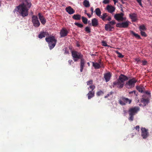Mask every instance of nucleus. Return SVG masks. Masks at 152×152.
I'll return each instance as SVG.
<instances>
[{"label": "nucleus", "instance_id": "nucleus-36", "mask_svg": "<svg viewBox=\"0 0 152 152\" xmlns=\"http://www.w3.org/2000/svg\"><path fill=\"white\" fill-rule=\"evenodd\" d=\"M95 85L94 84H92L89 86V87L88 88V90H89V89H91V91H94V90L95 89Z\"/></svg>", "mask_w": 152, "mask_h": 152}, {"label": "nucleus", "instance_id": "nucleus-54", "mask_svg": "<svg viewBox=\"0 0 152 152\" xmlns=\"http://www.w3.org/2000/svg\"><path fill=\"white\" fill-rule=\"evenodd\" d=\"M86 15H87L89 18H90L91 17L92 15L89 13H87Z\"/></svg>", "mask_w": 152, "mask_h": 152}, {"label": "nucleus", "instance_id": "nucleus-17", "mask_svg": "<svg viewBox=\"0 0 152 152\" xmlns=\"http://www.w3.org/2000/svg\"><path fill=\"white\" fill-rule=\"evenodd\" d=\"M111 76V75L109 72L105 73L104 74V77L106 82H107L110 80Z\"/></svg>", "mask_w": 152, "mask_h": 152}, {"label": "nucleus", "instance_id": "nucleus-27", "mask_svg": "<svg viewBox=\"0 0 152 152\" xmlns=\"http://www.w3.org/2000/svg\"><path fill=\"white\" fill-rule=\"evenodd\" d=\"M95 14L98 17H100L101 15V12L100 10V9L99 8H96L95 11Z\"/></svg>", "mask_w": 152, "mask_h": 152}, {"label": "nucleus", "instance_id": "nucleus-26", "mask_svg": "<svg viewBox=\"0 0 152 152\" xmlns=\"http://www.w3.org/2000/svg\"><path fill=\"white\" fill-rule=\"evenodd\" d=\"M136 89L139 92L142 93L143 92V90L144 89V87L142 86H136Z\"/></svg>", "mask_w": 152, "mask_h": 152}, {"label": "nucleus", "instance_id": "nucleus-57", "mask_svg": "<svg viewBox=\"0 0 152 152\" xmlns=\"http://www.w3.org/2000/svg\"><path fill=\"white\" fill-rule=\"evenodd\" d=\"M121 1V2L123 4H124L125 2H124V1H125V0H120Z\"/></svg>", "mask_w": 152, "mask_h": 152}, {"label": "nucleus", "instance_id": "nucleus-7", "mask_svg": "<svg viewBox=\"0 0 152 152\" xmlns=\"http://www.w3.org/2000/svg\"><path fill=\"white\" fill-rule=\"evenodd\" d=\"M124 14L123 13L116 14L114 15V18L118 21H123L125 20L126 18L124 17Z\"/></svg>", "mask_w": 152, "mask_h": 152}, {"label": "nucleus", "instance_id": "nucleus-37", "mask_svg": "<svg viewBox=\"0 0 152 152\" xmlns=\"http://www.w3.org/2000/svg\"><path fill=\"white\" fill-rule=\"evenodd\" d=\"M134 60L137 62L136 64H139L141 62V61L138 58H134Z\"/></svg>", "mask_w": 152, "mask_h": 152}, {"label": "nucleus", "instance_id": "nucleus-8", "mask_svg": "<svg viewBox=\"0 0 152 152\" xmlns=\"http://www.w3.org/2000/svg\"><path fill=\"white\" fill-rule=\"evenodd\" d=\"M124 83L118 79L116 81L113 83V87L116 86L119 88H121L124 87Z\"/></svg>", "mask_w": 152, "mask_h": 152}, {"label": "nucleus", "instance_id": "nucleus-56", "mask_svg": "<svg viewBox=\"0 0 152 152\" xmlns=\"http://www.w3.org/2000/svg\"><path fill=\"white\" fill-rule=\"evenodd\" d=\"M111 20V18L110 17H109L107 19V20L108 21H110Z\"/></svg>", "mask_w": 152, "mask_h": 152}, {"label": "nucleus", "instance_id": "nucleus-59", "mask_svg": "<svg viewBox=\"0 0 152 152\" xmlns=\"http://www.w3.org/2000/svg\"><path fill=\"white\" fill-rule=\"evenodd\" d=\"M95 55L94 54H91V56H94Z\"/></svg>", "mask_w": 152, "mask_h": 152}, {"label": "nucleus", "instance_id": "nucleus-48", "mask_svg": "<svg viewBox=\"0 0 152 152\" xmlns=\"http://www.w3.org/2000/svg\"><path fill=\"white\" fill-rule=\"evenodd\" d=\"M137 2L139 3V4L141 7H142V0H136Z\"/></svg>", "mask_w": 152, "mask_h": 152}, {"label": "nucleus", "instance_id": "nucleus-21", "mask_svg": "<svg viewBox=\"0 0 152 152\" xmlns=\"http://www.w3.org/2000/svg\"><path fill=\"white\" fill-rule=\"evenodd\" d=\"M39 18L42 24H45L46 23V20L44 17L42 16L39 13Z\"/></svg>", "mask_w": 152, "mask_h": 152}, {"label": "nucleus", "instance_id": "nucleus-60", "mask_svg": "<svg viewBox=\"0 0 152 152\" xmlns=\"http://www.w3.org/2000/svg\"><path fill=\"white\" fill-rule=\"evenodd\" d=\"M87 64H88V66H90V63L89 62H88L87 63Z\"/></svg>", "mask_w": 152, "mask_h": 152}, {"label": "nucleus", "instance_id": "nucleus-24", "mask_svg": "<svg viewBox=\"0 0 152 152\" xmlns=\"http://www.w3.org/2000/svg\"><path fill=\"white\" fill-rule=\"evenodd\" d=\"M130 33L134 36L136 38L138 39H141V38L140 35L138 34L135 33L133 31L130 30L129 31Z\"/></svg>", "mask_w": 152, "mask_h": 152}, {"label": "nucleus", "instance_id": "nucleus-47", "mask_svg": "<svg viewBox=\"0 0 152 152\" xmlns=\"http://www.w3.org/2000/svg\"><path fill=\"white\" fill-rule=\"evenodd\" d=\"M69 53V51L67 50V48H64V54H68Z\"/></svg>", "mask_w": 152, "mask_h": 152}, {"label": "nucleus", "instance_id": "nucleus-4", "mask_svg": "<svg viewBox=\"0 0 152 152\" xmlns=\"http://www.w3.org/2000/svg\"><path fill=\"white\" fill-rule=\"evenodd\" d=\"M137 81V80L135 78H133L127 81L125 86L128 88H131L134 86L135 83Z\"/></svg>", "mask_w": 152, "mask_h": 152}, {"label": "nucleus", "instance_id": "nucleus-9", "mask_svg": "<svg viewBox=\"0 0 152 152\" xmlns=\"http://www.w3.org/2000/svg\"><path fill=\"white\" fill-rule=\"evenodd\" d=\"M139 110L140 108L139 107H135L130 108L128 111V113L129 115H134L137 113Z\"/></svg>", "mask_w": 152, "mask_h": 152}, {"label": "nucleus", "instance_id": "nucleus-14", "mask_svg": "<svg viewBox=\"0 0 152 152\" xmlns=\"http://www.w3.org/2000/svg\"><path fill=\"white\" fill-rule=\"evenodd\" d=\"M32 21L35 27L38 26V18L36 16L33 15L32 17Z\"/></svg>", "mask_w": 152, "mask_h": 152}, {"label": "nucleus", "instance_id": "nucleus-11", "mask_svg": "<svg viewBox=\"0 0 152 152\" xmlns=\"http://www.w3.org/2000/svg\"><path fill=\"white\" fill-rule=\"evenodd\" d=\"M92 63L93 66L96 69H100L102 67H104L103 64L101 61L98 63L93 62Z\"/></svg>", "mask_w": 152, "mask_h": 152}, {"label": "nucleus", "instance_id": "nucleus-25", "mask_svg": "<svg viewBox=\"0 0 152 152\" xmlns=\"http://www.w3.org/2000/svg\"><path fill=\"white\" fill-rule=\"evenodd\" d=\"M48 35V33L47 32H41L39 35V38L42 39L43 37H45L47 35Z\"/></svg>", "mask_w": 152, "mask_h": 152}, {"label": "nucleus", "instance_id": "nucleus-64", "mask_svg": "<svg viewBox=\"0 0 152 152\" xmlns=\"http://www.w3.org/2000/svg\"><path fill=\"white\" fill-rule=\"evenodd\" d=\"M139 100H138V102H139Z\"/></svg>", "mask_w": 152, "mask_h": 152}, {"label": "nucleus", "instance_id": "nucleus-6", "mask_svg": "<svg viewBox=\"0 0 152 152\" xmlns=\"http://www.w3.org/2000/svg\"><path fill=\"white\" fill-rule=\"evenodd\" d=\"M131 102V100L124 97H121L119 101L120 104L122 105H124L127 103L130 104Z\"/></svg>", "mask_w": 152, "mask_h": 152}, {"label": "nucleus", "instance_id": "nucleus-53", "mask_svg": "<svg viewBox=\"0 0 152 152\" xmlns=\"http://www.w3.org/2000/svg\"><path fill=\"white\" fill-rule=\"evenodd\" d=\"M68 63L69 65H71L72 63H73L74 62H73V61L72 60H69L68 61Z\"/></svg>", "mask_w": 152, "mask_h": 152}, {"label": "nucleus", "instance_id": "nucleus-20", "mask_svg": "<svg viewBox=\"0 0 152 152\" xmlns=\"http://www.w3.org/2000/svg\"><path fill=\"white\" fill-rule=\"evenodd\" d=\"M105 29L107 31H113L114 29V27L108 23L105 25Z\"/></svg>", "mask_w": 152, "mask_h": 152}, {"label": "nucleus", "instance_id": "nucleus-45", "mask_svg": "<svg viewBox=\"0 0 152 152\" xmlns=\"http://www.w3.org/2000/svg\"><path fill=\"white\" fill-rule=\"evenodd\" d=\"M129 94H131L134 93L136 96H137V94L136 93V91L135 90L129 92Z\"/></svg>", "mask_w": 152, "mask_h": 152}, {"label": "nucleus", "instance_id": "nucleus-3", "mask_svg": "<svg viewBox=\"0 0 152 152\" xmlns=\"http://www.w3.org/2000/svg\"><path fill=\"white\" fill-rule=\"evenodd\" d=\"M45 40L48 43L50 49L51 50L55 46L57 40L54 36L50 35L45 38Z\"/></svg>", "mask_w": 152, "mask_h": 152}, {"label": "nucleus", "instance_id": "nucleus-61", "mask_svg": "<svg viewBox=\"0 0 152 152\" xmlns=\"http://www.w3.org/2000/svg\"><path fill=\"white\" fill-rule=\"evenodd\" d=\"M121 10L122 12L123 11V10L122 8H121Z\"/></svg>", "mask_w": 152, "mask_h": 152}, {"label": "nucleus", "instance_id": "nucleus-5", "mask_svg": "<svg viewBox=\"0 0 152 152\" xmlns=\"http://www.w3.org/2000/svg\"><path fill=\"white\" fill-rule=\"evenodd\" d=\"M141 136L143 139H145L149 136V133L148 130L144 127L141 128Z\"/></svg>", "mask_w": 152, "mask_h": 152}, {"label": "nucleus", "instance_id": "nucleus-1", "mask_svg": "<svg viewBox=\"0 0 152 152\" xmlns=\"http://www.w3.org/2000/svg\"><path fill=\"white\" fill-rule=\"evenodd\" d=\"M31 6L30 0H24L23 3L17 7L14 11H17L23 17L27 16L28 11Z\"/></svg>", "mask_w": 152, "mask_h": 152}, {"label": "nucleus", "instance_id": "nucleus-43", "mask_svg": "<svg viewBox=\"0 0 152 152\" xmlns=\"http://www.w3.org/2000/svg\"><path fill=\"white\" fill-rule=\"evenodd\" d=\"M129 115V120L131 121H133V119H134V115Z\"/></svg>", "mask_w": 152, "mask_h": 152}, {"label": "nucleus", "instance_id": "nucleus-30", "mask_svg": "<svg viewBox=\"0 0 152 152\" xmlns=\"http://www.w3.org/2000/svg\"><path fill=\"white\" fill-rule=\"evenodd\" d=\"M139 29L140 31H145L146 29V28L144 25L140 26L139 27Z\"/></svg>", "mask_w": 152, "mask_h": 152}, {"label": "nucleus", "instance_id": "nucleus-2", "mask_svg": "<svg viewBox=\"0 0 152 152\" xmlns=\"http://www.w3.org/2000/svg\"><path fill=\"white\" fill-rule=\"evenodd\" d=\"M72 56L73 59L75 61H77L78 59H80V71L82 72L83 71L85 61L83 58V56L80 52L77 51H71Z\"/></svg>", "mask_w": 152, "mask_h": 152}, {"label": "nucleus", "instance_id": "nucleus-12", "mask_svg": "<svg viewBox=\"0 0 152 152\" xmlns=\"http://www.w3.org/2000/svg\"><path fill=\"white\" fill-rule=\"evenodd\" d=\"M143 98H141L140 99V102L141 103L143 104L142 105L143 106H145L147 105L149 102V98H147L146 99L145 98L144 96H142ZM142 104H141V105ZM140 105H141L139 104Z\"/></svg>", "mask_w": 152, "mask_h": 152}, {"label": "nucleus", "instance_id": "nucleus-19", "mask_svg": "<svg viewBox=\"0 0 152 152\" xmlns=\"http://www.w3.org/2000/svg\"><path fill=\"white\" fill-rule=\"evenodd\" d=\"M92 25L94 27H97L99 23L98 20L96 18H94L91 20Z\"/></svg>", "mask_w": 152, "mask_h": 152}, {"label": "nucleus", "instance_id": "nucleus-35", "mask_svg": "<svg viewBox=\"0 0 152 152\" xmlns=\"http://www.w3.org/2000/svg\"><path fill=\"white\" fill-rule=\"evenodd\" d=\"M116 53L118 54V56L120 58H123L124 57V56L122 55L121 53L119 52L118 51H115Z\"/></svg>", "mask_w": 152, "mask_h": 152}, {"label": "nucleus", "instance_id": "nucleus-49", "mask_svg": "<svg viewBox=\"0 0 152 152\" xmlns=\"http://www.w3.org/2000/svg\"><path fill=\"white\" fill-rule=\"evenodd\" d=\"M141 62H142V65H145L147 64V61L146 60L142 61Z\"/></svg>", "mask_w": 152, "mask_h": 152}, {"label": "nucleus", "instance_id": "nucleus-50", "mask_svg": "<svg viewBox=\"0 0 152 152\" xmlns=\"http://www.w3.org/2000/svg\"><path fill=\"white\" fill-rule=\"evenodd\" d=\"M135 129L136 130H137L138 132H139L140 130V126H139L137 125V126L135 127Z\"/></svg>", "mask_w": 152, "mask_h": 152}, {"label": "nucleus", "instance_id": "nucleus-44", "mask_svg": "<svg viewBox=\"0 0 152 152\" xmlns=\"http://www.w3.org/2000/svg\"><path fill=\"white\" fill-rule=\"evenodd\" d=\"M140 34L143 37H146L147 36V35L146 34V33L143 31H140Z\"/></svg>", "mask_w": 152, "mask_h": 152}, {"label": "nucleus", "instance_id": "nucleus-32", "mask_svg": "<svg viewBox=\"0 0 152 152\" xmlns=\"http://www.w3.org/2000/svg\"><path fill=\"white\" fill-rule=\"evenodd\" d=\"M113 92L112 91L110 92H109L104 97V98H108L109 97H113Z\"/></svg>", "mask_w": 152, "mask_h": 152}, {"label": "nucleus", "instance_id": "nucleus-42", "mask_svg": "<svg viewBox=\"0 0 152 152\" xmlns=\"http://www.w3.org/2000/svg\"><path fill=\"white\" fill-rule=\"evenodd\" d=\"M102 45L103 46H105V47H106V46L109 47V46L107 45L106 42L105 41H102Z\"/></svg>", "mask_w": 152, "mask_h": 152}, {"label": "nucleus", "instance_id": "nucleus-29", "mask_svg": "<svg viewBox=\"0 0 152 152\" xmlns=\"http://www.w3.org/2000/svg\"><path fill=\"white\" fill-rule=\"evenodd\" d=\"M83 4L86 7H88L90 6L89 1L87 0H84L83 2Z\"/></svg>", "mask_w": 152, "mask_h": 152}, {"label": "nucleus", "instance_id": "nucleus-58", "mask_svg": "<svg viewBox=\"0 0 152 152\" xmlns=\"http://www.w3.org/2000/svg\"><path fill=\"white\" fill-rule=\"evenodd\" d=\"M84 13L85 14H86L87 13V11L86 10H85Z\"/></svg>", "mask_w": 152, "mask_h": 152}, {"label": "nucleus", "instance_id": "nucleus-51", "mask_svg": "<svg viewBox=\"0 0 152 152\" xmlns=\"http://www.w3.org/2000/svg\"><path fill=\"white\" fill-rule=\"evenodd\" d=\"M90 10L91 11V15H92L94 13V9L92 7H91L90 8Z\"/></svg>", "mask_w": 152, "mask_h": 152}, {"label": "nucleus", "instance_id": "nucleus-34", "mask_svg": "<svg viewBox=\"0 0 152 152\" xmlns=\"http://www.w3.org/2000/svg\"><path fill=\"white\" fill-rule=\"evenodd\" d=\"M82 19L83 22L85 24H87V21H88V19L86 18L83 16L82 17Z\"/></svg>", "mask_w": 152, "mask_h": 152}, {"label": "nucleus", "instance_id": "nucleus-28", "mask_svg": "<svg viewBox=\"0 0 152 152\" xmlns=\"http://www.w3.org/2000/svg\"><path fill=\"white\" fill-rule=\"evenodd\" d=\"M81 15L79 14L74 15L72 18L73 19L77 20H79L81 19Z\"/></svg>", "mask_w": 152, "mask_h": 152}, {"label": "nucleus", "instance_id": "nucleus-55", "mask_svg": "<svg viewBox=\"0 0 152 152\" xmlns=\"http://www.w3.org/2000/svg\"><path fill=\"white\" fill-rule=\"evenodd\" d=\"M113 0L114 1L115 4L116 3L118 2V1L117 0Z\"/></svg>", "mask_w": 152, "mask_h": 152}, {"label": "nucleus", "instance_id": "nucleus-39", "mask_svg": "<svg viewBox=\"0 0 152 152\" xmlns=\"http://www.w3.org/2000/svg\"><path fill=\"white\" fill-rule=\"evenodd\" d=\"M75 24L78 27L80 28H82L83 26V25L82 24L79 23H75Z\"/></svg>", "mask_w": 152, "mask_h": 152}, {"label": "nucleus", "instance_id": "nucleus-52", "mask_svg": "<svg viewBox=\"0 0 152 152\" xmlns=\"http://www.w3.org/2000/svg\"><path fill=\"white\" fill-rule=\"evenodd\" d=\"M145 93L146 94H148L149 96H151V93L150 92L148 91H146L145 92Z\"/></svg>", "mask_w": 152, "mask_h": 152}, {"label": "nucleus", "instance_id": "nucleus-16", "mask_svg": "<svg viewBox=\"0 0 152 152\" xmlns=\"http://www.w3.org/2000/svg\"><path fill=\"white\" fill-rule=\"evenodd\" d=\"M118 79L119 80V81H121L124 83V82L125 81L128 80V78L126 76L121 74L119 76Z\"/></svg>", "mask_w": 152, "mask_h": 152}, {"label": "nucleus", "instance_id": "nucleus-41", "mask_svg": "<svg viewBox=\"0 0 152 152\" xmlns=\"http://www.w3.org/2000/svg\"><path fill=\"white\" fill-rule=\"evenodd\" d=\"M116 23V22L115 20H112V21L109 22L108 24H109V25L113 26Z\"/></svg>", "mask_w": 152, "mask_h": 152}, {"label": "nucleus", "instance_id": "nucleus-63", "mask_svg": "<svg viewBox=\"0 0 152 152\" xmlns=\"http://www.w3.org/2000/svg\"><path fill=\"white\" fill-rule=\"evenodd\" d=\"M40 24V23H39V24H38L39 26Z\"/></svg>", "mask_w": 152, "mask_h": 152}, {"label": "nucleus", "instance_id": "nucleus-31", "mask_svg": "<svg viewBox=\"0 0 152 152\" xmlns=\"http://www.w3.org/2000/svg\"><path fill=\"white\" fill-rule=\"evenodd\" d=\"M107 16V14L106 13H104L102 14V15H101L99 17L101 18L103 20L105 21V18Z\"/></svg>", "mask_w": 152, "mask_h": 152}, {"label": "nucleus", "instance_id": "nucleus-38", "mask_svg": "<svg viewBox=\"0 0 152 152\" xmlns=\"http://www.w3.org/2000/svg\"><path fill=\"white\" fill-rule=\"evenodd\" d=\"M87 85L88 86H90L91 85L93 84V81L92 80H90L86 82Z\"/></svg>", "mask_w": 152, "mask_h": 152}, {"label": "nucleus", "instance_id": "nucleus-23", "mask_svg": "<svg viewBox=\"0 0 152 152\" xmlns=\"http://www.w3.org/2000/svg\"><path fill=\"white\" fill-rule=\"evenodd\" d=\"M94 91H90L87 94L88 98L90 99L94 96Z\"/></svg>", "mask_w": 152, "mask_h": 152}, {"label": "nucleus", "instance_id": "nucleus-33", "mask_svg": "<svg viewBox=\"0 0 152 152\" xmlns=\"http://www.w3.org/2000/svg\"><path fill=\"white\" fill-rule=\"evenodd\" d=\"M104 94V92L103 91L101 90H100L96 93V94L97 96H100L101 95H103Z\"/></svg>", "mask_w": 152, "mask_h": 152}, {"label": "nucleus", "instance_id": "nucleus-10", "mask_svg": "<svg viewBox=\"0 0 152 152\" xmlns=\"http://www.w3.org/2000/svg\"><path fill=\"white\" fill-rule=\"evenodd\" d=\"M129 22L127 20L125 22L121 23H118L116 24V26L121 28H127L129 26Z\"/></svg>", "mask_w": 152, "mask_h": 152}, {"label": "nucleus", "instance_id": "nucleus-62", "mask_svg": "<svg viewBox=\"0 0 152 152\" xmlns=\"http://www.w3.org/2000/svg\"><path fill=\"white\" fill-rule=\"evenodd\" d=\"M69 49H71V50H72V48H71V47H69Z\"/></svg>", "mask_w": 152, "mask_h": 152}, {"label": "nucleus", "instance_id": "nucleus-22", "mask_svg": "<svg viewBox=\"0 0 152 152\" xmlns=\"http://www.w3.org/2000/svg\"><path fill=\"white\" fill-rule=\"evenodd\" d=\"M107 10L109 12L112 13L115 11V8L112 6L108 5L107 6Z\"/></svg>", "mask_w": 152, "mask_h": 152}, {"label": "nucleus", "instance_id": "nucleus-18", "mask_svg": "<svg viewBox=\"0 0 152 152\" xmlns=\"http://www.w3.org/2000/svg\"><path fill=\"white\" fill-rule=\"evenodd\" d=\"M66 10L70 15L72 14L75 12L74 9L69 6L66 8Z\"/></svg>", "mask_w": 152, "mask_h": 152}, {"label": "nucleus", "instance_id": "nucleus-13", "mask_svg": "<svg viewBox=\"0 0 152 152\" xmlns=\"http://www.w3.org/2000/svg\"><path fill=\"white\" fill-rule=\"evenodd\" d=\"M68 33V31L66 28H62L60 32L61 37H63L66 36Z\"/></svg>", "mask_w": 152, "mask_h": 152}, {"label": "nucleus", "instance_id": "nucleus-46", "mask_svg": "<svg viewBox=\"0 0 152 152\" xmlns=\"http://www.w3.org/2000/svg\"><path fill=\"white\" fill-rule=\"evenodd\" d=\"M109 0H104L102 2L103 3L105 4H107L109 3Z\"/></svg>", "mask_w": 152, "mask_h": 152}, {"label": "nucleus", "instance_id": "nucleus-15", "mask_svg": "<svg viewBox=\"0 0 152 152\" xmlns=\"http://www.w3.org/2000/svg\"><path fill=\"white\" fill-rule=\"evenodd\" d=\"M129 17L132 22H135L137 20V15L135 13H131L129 14Z\"/></svg>", "mask_w": 152, "mask_h": 152}, {"label": "nucleus", "instance_id": "nucleus-40", "mask_svg": "<svg viewBox=\"0 0 152 152\" xmlns=\"http://www.w3.org/2000/svg\"><path fill=\"white\" fill-rule=\"evenodd\" d=\"M85 30L86 32L88 33H90L91 32V30L90 27L88 26L86 27L85 28Z\"/></svg>", "mask_w": 152, "mask_h": 152}]
</instances>
